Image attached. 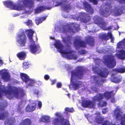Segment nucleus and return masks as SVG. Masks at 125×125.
Masks as SVG:
<instances>
[{
  "label": "nucleus",
  "mask_w": 125,
  "mask_h": 125,
  "mask_svg": "<svg viewBox=\"0 0 125 125\" xmlns=\"http://www.w3.org/2000/svg\"><path fill=\"white\" fill-rule=\"evenodd\" d=\"M116 125L115 124H112L108 120H105L104 121L102 124V125Z\"/></svg>",
  "instance_id": "42"
},
{
  "label": "nucleus",
  "mask_w": 125,
  "mask_h": 125,
  "mask_svg": "<svg viewBox=\"0 0 125 125\" xmlns=\"http://www.w3.org/2000/svg\"><path fill=\"white\" fill-rule=\"evenodd\" d=\"M83 13L79 15L76 17V19L77 20L82 21V19L83 17Z\"/></svg>",
  "instance_id": "46"
},
{
  "label": "nucleus",
  "mask_w": 125,
  "mask_h": 125,
  "mask_svg": "<svg viewBox=\"0 0 125 125\" xmlns=\"http://www.w3.org/2000/svg\"><path fill=\"white\" fill-rule=\"evenodd\" d=\"M104 81L105 80L104 79L101 80H97L95 82V84L96 86L100 87L103 85Z\"/></svg>",
  "instance_id": "32"
},
{
  "label": "nucleus",
  "mask_w": 125,
  "mask_h": 125,
  "mask_svg": "<svg viewBox=\"0 0 125 125\" xmlns=\"http://www.w3.org/2000/svg\"><path fill=\"white\" fill-rule=\"evenodd\" d=\"M41 121L43 122L48 123L50 121V118L49 116H44L42 117L41 119Z\"/></svg>",
  "instance_id": "33"
},
{
  "label": "nucleus",
  "mask_w": 125,
  "mask_h": 125,
  "mask_svg": "<svg viewBox=\"0 0 125 125\" xmlns=\"http://www.w3.org/2000/svg\"><path fill=\"white\" fill-rule=\"evenodd\" d=\"M123 13V10L121 7L120 8L117 10L115 14L117 16L120 15Z\"/></svg>",
  "instance_id": "37"
},
{
  "label": "nucleus",
  "mask_w": 125,
  "mask_h": 125,
  "mask_svg": "<svg viewBox=\"0 0 125 125\" xmlns=\"http://www.w3.org/2000/svg\"><path fill=\"white\" fill-rule=\"evenodd\" d=\"M54 45L59 52L62 54H68L73 52V51L72 50L70 46H68L65 50H62L63 46L59 41H56Z\"/></svg>",
  "instance_id": "7"
},
{
  "label": "nucleus",
  "mask_w": 125,
  "mask_h": 125,
  "mask_svg": "<svg viewBox=\"0 0 125 125\" xmlns=\"http://www.w3.org/2000/svg\"><path fill=\"white\" fill-rule=\"evenodd\" d=\"M42 106V102L41 101H39V102L38 103V106L39 108H40Z\"/></svg>",
  "instance_id": "55"
},
{
  "label": "nucleus",
  "mask_w": 125,
  "mask_h": 125,
  "mask_svg": "<svg viewBox=\"0 0 125 125\" xmlns=\"http://www.w3.org/2000/svg\"><path fill=\"white\" fill-rule=\"evenodd\" d=\"M32 21L31 20H28L25 22V23L28 26H31L33 25Z\"/></svg>",
  "instance_id": "43"
},
{
  "label": "nucleus",
  "mask_w": 125,
  "mask_h": 125,
  "mask_svg": "<svg viewBox=\"0 0 125 125\" xmlns=\"http://www.w3.org/2000/svg\"><path fill=\"white\" fill-rule=\"evenodd\" d=\"M26 56V53L23 51L19 52L17 54V57L21 60H24Z\"/></svg>",
  "instance_id": "26"
},
{
  "label": "nucleus",
  "mask_w": 125,
  "mask_h": 125,
  "mask_svg": "<svg viewBox=\"0 0 125 125\" xmlns=\"http://www.w3.org/2000/svg\"><path fill=\"white\" fill-rule=\"evenodd\" d=\"M78 52L80 55H83L86 53V51L84 50H82L79 51Z\"/></svg>",
  "instance_id": "48"
},
{
  "label": "nucleus",
  "mask_w": 125,
  "mask_h": 125,
  "mask_svg": "<svg viewBox=\"0 0 125 125\" xmlns=\"http://www.w3.org/2000/svg\"><path fill=\"white\" fill-rule=\"evenodd\" d=\"M114 115L117 119H118L121 116L122 112L120 109L119 108H116L114 110Z\"/></svg>",
  "instance_id": "25"
},
{
  "label": "nucleus",
  "mask_w": 125,
  "mask_h": 125,
  "mask_svg": "<svg viewBox=\"0 0 125 125\" xmlns=\"http://www.w3.org/2000/svg\"><path fill=\"white\" fill-rule=\"evenodd\" d=\"M93 70L95 73H97L100 76L104 78H106L109 74V72L107 68H104L102 71L101 70L100 68L97 67H93Z\"/></svg>",
  "instance_id": "10"
},
{
  "label": "nucleus",
  "mask_w": 125,
  "mask_h": 125,
  "mask_svg": "<svg viewBox=\"0 0 125 125\" xmlns=\"http://www.w3.org/2000/svg\"><path fill=\"white\" fill-rule=\"evenodd\" d=\"M107 104V103L106 101H104L102 102V104L101 105L102 107L105 106Z\"/></svg>",
  "instance_id": "52"
},
{
  "label": "nucleus",
  "mask_w": 125,
  "mask_h": 125,
  "mask_svg": "<svg viewBox=\"0 0 125 125\" xmlns=\"http://www.w3.org/2000/svg\"><path fill=\"white\" fill-rule=\"evenodd\" d=\"M37 83L39 85H41L42 84V83L41 82L39 81Z\"/></svg>",
  "instance_id": "64"
},
{
  "label": "nucleus",
  "mask_w": 125,
  "mask_h": 125,
  "mask_svg": "<svg viewBox=\"0 0 125 125\" xmlns=\"http://www.w3.org/2000/svg\"><path fill=\"white\" fill-rule=\"evenodd\" d=\"M120 124L121 125H125V114L121 117Z\"/></svg>",
  "instance_id": "39"
},
{
  "label": "nucleus",
  "mask_w": 125,
  "mask_h": 125,
  "mask_svg": "<svg viewBox=\"0 0 125 125\" xmlns=\"http://www.w3.org/2000/svg\"><path fill=\"white\" fill-rule=\"evenodd\" d=\"M91 18L89 16H87L85 13H83L82 21L85 23L89 22Z\"/></svg>",
  "instance_id": "28"
},
{
  "label": "nucleus",
  "mask_w": 125,
  "mask_h": 125,
  "mask_svg": "<svg viewBox=\"0 0 125 125\" xmlns=\"http://www.w3.org/2000/svg\"><path fill=\"white\" fill-rule=\"evenodd\" d=\"M4 5L7 7L12 9L13 4V2L12 1H4Z\"/></svg>",
  "instance_id": "31"
},
{
  "label": "nucleus",
  "mask_w": 125,
  "mask_h": 125,
  "mask_svg": "<svg viewBox=\"0 0 125 125\" xmlns=\"http://www.w3.org/2000/svg\"><path fill=\"white\" fill-rule=\"evenodd\" d=\"M103 118L100 116L96 117L94 119V121L98 124H101L102 123L103 120Z\"/></svg>",
  "instance_id": "34"
},
{
  "label": "nucleus",
  "mask_w": 125,
  "mask_h": 125,
  "mask_svg": "<svg viewBox=\"0 0 125 125\" xmlns=\"http://www.w3.org/2000/svg\"><path fill=\"white\" fill-rule=\"evenodd\" d=\"M100 36L102 40L106 41L109 39V37L108 36L107 34L106 33L101 35Z\"/></svg>",
  "instance_id": "38"
},
{
  "label": "nucleus",
  "mask_w": 125,
  "mask_h": 125,
  "mask_svg": "<svg viewBox=\"0 0 125 125\" xmlns=\"http://www.w3.org/2000/svg\"><path fill=\"white\" fill-rule=\"evenodd\" d=\"M84 71L82 68L79 67L76 70L72 71L70 88H72L73 90H76L82 86L81 82L76 79L83 78L84 74Z\"/></svg>",
  "instance_id": "2"
},
{
  "label": "nucleus",
  "mask_w": 125,
  "mask_h": 125,
  "mask_svg": "<svg viewBox=\"0 0 125 125\" xmlns=\"http://www.w3.org/2000/svg\"><path fill=\"white\" fill-rule=\"evenodd\" d=\"M0 73L1 75V78L2 79L6 82L9 81L10 76L8 72L1 70L0 71Z\"/></svg>",
  "instance_id": "15"
},
{
  "label": "nucleus",
  "mask_w": 125,
  "mask_h": 125,
  "mask_svg": "<svg viewBox=\"0 0 125 125\" xmlns=\"http://www.w3.org/2000/svg\"><path fill=\"white\" fill-rule=\"evenodd\" d=\"M118 47L119 48H125V43L123 41L119 42L117 44Z\"/></svg>",
  "instance_id": "36"
},
{
  "label": "nucleus",
  "mask_w": 125,
  "mask_h": 125,
  "mask_svg": "<svg viewBox=\"0 0 125 125\" xmlns=\"http://www.w3.org/2000/svg\"><path fill=\"white\" fill-rule=\"evenodd\" d=\"M107 35L110 38L112 37V33L111 32H108L107 33Z\"/></svg>",
  "instance_id": "58"
},
{
  "label": "nucleus",
  "mask_w": 125,
  "mask_h": 125,
  "mask_svg": "<svg viewBox=\"0 0 125 125\" xmlns=\"http://www.w3.org/2000/svg\"><path fill=\"white\" fill-rule=\"evenodd\" d=\"M56 80H53L52 81V84H54L56 82Z\"/></svg>",
  "instance_id": "62"
},
{
  "label": "nucleus",
  "mask_w": 125,
  "mask_h": 125,
  "mask_svg": "<svg viewBox=\"0 0 125 125\" xmlns=\"http://www.w3.org/2000/svg\"><path fill=\"white\" fill-rule=\"evenodd\" d=\"M119 53L117 54L118 58L121 60L125 59V50H119Z\"/></svg>",
  "instance_id": "23"
},
{
  "label": "nucleus",
  "mask_w": 125,
  "mask_h": 125,
  "mask_svg": "<svg viewBox=\"0 0 125 125\" xmlns=\"http://www.w3.org/2000/svg\"><path fill=\"white\" fill-rule=\"evenodd\" d=\"M36 106V104L34 102L29 104L25 108V111L28 112H32L35 110Z\"/></svg>",
  "instance_id": "16"
},
{
  "label": "nucleus",
  "mask_w": 125,
  "mask_h": 125,
  "mask_svg": "<svg viewBox=\"0 0 125 125\" xmlns=\"http://www.w3.org/2000/svg\"><path fill=\"white\" fill-rule=\"evenodd\" d=\"M20 76L23 82L26 83L29 82L30 78L27 74L21 73L20 74Z\"/></svg>",
  "instance_id": "21"
},
{
  "label": "nucleus",
  "mask_w": 125,
  "mask_h": 125,
  "mask_svg": "<svg viewBox=\"0 0 125 125\" xmlns=\"http://www.w3.org/2000/svg\"><path fill=\"white\" fill-rule=\"evenodd\" d=\"M55 115L59 118H55L53 122L54 125H59L60 123L61 125H70L68 119L64 118L62 115L59 112L55 114Z\"/></svg>",
  "instance_id": "6"
},
{
  "label": "nucleus",
  "mask_w": 125,
  "mask_h": 125,
  "mask_svg": "<svg viewBox=\"0 0 125 125\" xmlns=\"http://www.w3.org/2000/svg\"><path fill=\"white\" fill-rule=\"evenodd\" d=\"M51 8V7H46L44 6H40L37 9H35L34 13H38L45 10H50Z\"/></svg>",
  "instance_id": "19"
},
{
  "label": "nucleus",
  "mask_w": 125,
  "mask_h": 125,
  "mask_svg": "<svg viewBox=\"0 0 125 125\" xmlns=\"http://www.w3.org/2000/svg\"><path fill=\"white\" fill-rule=\"evenodd\" d=\"M107 109L106 108H105L104 109H103V110L102 111V112L103 114H105L106 113L105 112H106V110H107Z\"/></svg>",
  "instance_id": "61"
},
{
  "label": "nucleus",
  "mask_w": 125,
  "mask_h": 125,
  "mask_svg": "<svg viewBox=\"0 0 125 125\" xmlns=\"http://www.w3.org/2000/svg\"><path fill=\"white\" fill-rule=\"evenodd\" d=\"M46 17H38L35 20L36 24L38 25L42 23V22L46 19Z\"/></svg>",
  "instance_id": "29"
},
{
  "label": "nucleus",
  "mask_w": 125,
  "mask_h": 125,
  "mask_svg": "<svg viewBox=\"0 0 125 125\" xmlns=\"http://www.w3.org/2000/svg\"><path fill=\"white\" fill-rule=\"evenodd\" d=\"M91 89L93 91L96 92H97L98 90V89L97 88L94 86L92 87Z\"/></svg>",
  "instance_id": "50"
},
{
  "label": "nucleus",
  "mask_w": 125,
  "mask_h": 125,
  "mask_svg": "<svg viewBox=\"0 0 125 125\" xmlns=\"http://www.w3.org/2000/svg\"><path fill=\"white\" fill-rule=\"evenodd\" d=\"M119 2L121 4H123L125 3V0H119Z\"/></svg>",
  "instance_id": "60"
},
{
  "label": "nucleus",
  "mask_w": 125,
  "mask_h": 125,
  "mask_svg": "<svg viewBox=\"0 0 125 125\" xmlns=\"http://www.w3.org/2000/svg\"><path fill=\"white\" fill-rule=\"evenodd\" d=\"M110 79L112 82L115 83H118L121 81V79L118 78L113 73L112 74Z\"/></svg>",
  "instance_id": "22"
},
{
  "label": "nucleus",
  "mask_w": 125,
  "mask_h": 125,
  "mask_svg": "<svg viewBox=\"0 0 125 125\" xmlns=\"http://www.w3.org/2000/svg\"><path fill=\"white\" fill-rule=\"evenodd\" d=\"M39 90H35L34 91V94H38L39 93Z\"/></svg>",
  "instance_id": "56"
},
{
  "label": "nucleus",
  "mask_w": 125,
  "mask_h": 125,
  "mask_svg": "<svg viewBox=\"0 0 125 125\" xmlns=\"http://www.w3.org/2000/svg\"><path fill=\"white\" fill-rule=\"evenodd\" d=\"M83 4L84 8L87 12H89L91 14L94 13V10L88 2L84 1Z\"/></svg>",
  "instance_id": "18"
},
{
  "label": "nucleus",
  "mask_w": 125,
  "mask_h": 125,
  "mask_svg": "<svg viewBox=\"0 0 125 125\" xmlns=\"http://www.w3.org/2000/svg\"><path fill=\"white\" fill-rule=\"evenodd\" d=\"M80 29V25L75 23H72L71 24V27H69L68 30L70 32L75 33L74 31H78Z\"/></svg>",
  "instance_id": "13"
},
{
  "label": "nucleus",
  "mask_w": 125,
  "mask_h": 125,
  "mask_svg": "<svg viewBox=\"0 0 125 125\" xmlns=\"http://www.w3.org/2000/svg\"><path fill=\"white\" fill-rule=\"evenodd\" d=\"M105 5L107 6V7L105 8L104 10L101 12V13L103 16L106 17L109 15V12L110 11L112 12L113 11L112 10H110L112 7V6L109 3H106L105 4Z\"/></svg>",
  "instance_id": "12"
},
{
  "label": "nucleus",
  "mask_w": 125,
  "mask_h": 125,
  "mask_svg": "<svg viewBox=\"0 0 125 125\" xmlns=\"http://www.w3.org/2000/svg\"><path fill=\"white\" fill-rule=\"evenodd\" d=\"M30 42L31 43L30 45V51L32 53L34 54L38 50L40 47L39 45H35L33 41Z\"/></svg>",
  "instance_id": "14"
},
{
  "label": "nucleus",
  "mask_w": 125,
  "mask_h": 125,
  "mask_svg": "<svg viewBox=\"0 0 125 125\" xmlns=\"http://www.w3.org/2000/svg\"><path fill=\"white\" fill-rule=\"evenodd\" d=\"M5 107V106L2 103H0V111L3 110Z\"/></svg>",
  "instance_id": "47"
},
{
  "label": "nucleus",
  "mask_w": 125,
  "mask_h": 125,
  "mask_svg": "<svg viewBox=\"0 0 125 125\" xmlns=\"http://www.w3.org/2000/svg\"><path fill=\"white\" fill-rule=\"evenodd\" d=\"M112 71L118 73H123L125 72V67L123 66L122 67L115 68L113 69Z\"/></svg>",
  "instance_id": "27"
},
{
  "label": "nucleus",
  "mask_w": 125,
  "mask_h": 125,
  "mask_svg": "<svg viewBox=\"0 0 125 125\" xmlns=\"http://www.w3.org/2000/svg\"><path fill=\"white\" fill-rule=\"evenodd\" d=\"M29 64L27 62H25L23 63V67L25 69H27L29 67Z\"/></svg>",
  "instance_id": "44"
},
{
  "label": "nucleus",
  "mask_w": 125,
  "mask_h": 125,
  "mask_svg": "<svg viewBox=\"0 0 125 125\" xmlns=\"http://www.w3.org/2000/svg\"><path fill=\"white\" fill-rule=\"evenodd\" d=\"M71 37L68 36L66 38H65L63 39L64 42L66 43L69 44L71 43Z\"/></svg>",
  "instance_id": "35"
},
{
  "label": "nucleus",
  "mask_w": 125,
  "mask_h": 125,
  "mask_svg": "<svg viewBox=\"0 0 125 125\" xmlns=\"http://www.w3.org/2000/svg\"><path fill=\"white\" fill-rule=\"evenodd\" d=\"M82 105L84 107L90 108H94L95 106V103L93 101L86 100H84L82 101Z\"/></svg>",
  "instance_id": "11"
},
{
  "label": "nucleus",
  "mask_w": 125,
  "mask_h": 125,
  "mask_svg": "<svg viewBox=\"0 0 125 125\" xmlns=\"http://www.w3.org/2000/svg\"><path fill=\"white\" fill-rule=\"evenodd\" d=\"M5 87H0V97H2L3 93H4L10 99H12L13 97L20 99L25 94L23 89L20 87L9 86L7 90H5Z\"/></svg>",
  "instance_id": "1"
},
{
  "label": "nucleus",
  "mask_w": 125,
  "mask_h": 125,
  "mask_svg": "<svg viewBox=\"0 0 125 125\" xmlns=\"http://www.w3.org/2000/svg\"><path fill=\"white\" fill-rule=\"evenodd\" d=\"M65 111L67 112L72 113L74 111V110L72 107L71 108L66 107L65 108Z\"/></svg>",
  "instance_id": "40"
},
{
  "label": "nucleus",
  "mask_w": 125,
  "mask_h": 125,
  "mask_svg": "<svg viewBox=\"0 0 125 125\" xmlns=\"http://www.w3.org/2000/svg\"><path fill=\"white\" fill-rule=\"evenodd\" d=\"M89 1L93 3L94 5H96L98 4L97 0H89Z\"/></svg>",
  "instance_id": "49"
},
{
  "label": "nucleus",
  "mask_w": 125,
  "mask_h": 125,
  "mask_svg": "<svg viewBox=\"0 0 125 125\" xmlns=\"http://www.w3.org/2000/svg\"><path fill=\"white\" fill-rule=\"evenodd\" d=\"M103 98V94L99 93L92 98V100L95 103V106L96 102H100Z\"/></svg>",
  "instance_id": "17"
},
{
  "label": "nucleus",
  "mask_w": 125,
  "mask_h": 125,
  "mask_svg": "<svg viewBox=\"0 0 125 125\" xmlns=\"http://www.w3.org/2000/svg\"><path fill=\"white\" fill-rule=\"evenodd\" d=\"M114 97H112V98L111 99V102L113 103H114L115 102V98L114 97Z\"/></svg>",
  "instance_id": "59"
},
{
  "label": "nucleus",
  "mask_w": 125,
  "mask_h": 125,
  "mask_svg": "<svg viewBox=\"0 0 125 125\" xmlns=\"http://www.w3.org/2000/svg\"><path fill=\"white\" fill-rule=\"evenodd\" d=\"M29 83L28 84V86H32L33 84L35 83L34 81L32 80L30 78V80L29 81Z\"/></svg>",
  "instance_id": "45"
},
{
  "label": "nucleus",
  "mask_w": 125,
  "mask_h": 125,
  "mask_svg": "<svg viewBox=\"0 0 125 125\" xmlns=\"http://www.w3.org/2000/svg\"><path fill=\"white\" fill-rule=\"evenodd\" d=\"M62 84L61 83L58 82L57 83V88H60L62 87Z\"/></svg>",
  "instance_id": "54"
},
{
  "label": "nucleus",
  "mask_w": 125,
  "mask_h": 125,
  "mask_svg": "<svg viewBox=\"0 0 125 125\" xmlns=\"http://www.w3.org/2000/svg\"><path fill=\"white\" fill-rule=\"evenodd\" d=\"M94 18V22L95 24H97L102 29L107 30H109L111 29V26L106 27V26L107 25V23L104 21L102 18L98 17H95Z\"/></svg>",
  "instance_id": "8"
},
{
  "label": "nucleus",
  "mask_w": 125,
  "mask_h": 125,
  "mask_svg": "<svg viewBox=\"0 0 125 125\" xmlns=\"http://www.w3.org/2000/svg\"><path fill=\"white\" fill-rule=\"evenodd\" d=\"M104 63L107 67L112 68L116 64V61L114 56L112 55H109L107 56L104 60Z\"/></svg>",
  "instance_id": "9"
},
{
  "label": "nucleus",
  "mask_w": 125,
  "mask_h": 125,
  "mask_svg": "<svg viewBox=\"0 0 125 125\" xmlns=\"http://www.w3.org/2000/svg\"><path fill=\"white\" fill-rule=\"evenodd\" d=\"M103 95L104 97L107 99L108 100L111 99L112 97H114L115 94L113 93V91H112L110 92L106 91Z\"/></svg>",
  "instance_id": "20"
},
{
  "label": "nucleus",
  "mask_w": 125,
  "mask_h": 125,
  "mask_svg": "<svg viewBox=\"0 0 125 125\" xmlns=\"http://www.w3.org/2000/svg\"><path fill=\"white\" fill-rule=\"evenodd\" d=\"M71 56L72 58L74 59H76L77 58V56L74 54H72Z\"/></svg>",
  "instance_id": "51"
},
{
  "label": "nucleus",
  "mask_w": 125,
  "mask_h": 125,
  "mask_svg": "<svg viewBox=\"0 0 125 125\" xmlns=\"http://www.w3.org/2000/svg\"><path fill=\"white\" fill-rule=\"evenodd\" d=\"M85 40L86 41L85 42L80 39L75 38L74 42V46L77 49H78L81 47H86L87 43L91 46L94 45V40L93 37L89 36L87 37Z\"/></svg>",
  "instance_id": "4"
},
{
  "label": "nucleus",
  "mask_w": 125,
  "mask_h": 125,
  "mask_svg": "<svg viewBox=\"0 0 125 125\" xmlns=\"http://www.w3.org/2000/svg\"><path fill=\"white\" fill-rule=\"evenodd\" d=\"M3 63V62L2 61L1 59L0 58V64L1 65H2Z\"/></svg>",
  "instance_id": "63"
},
{
  "label": "nucleus",
  "mask_w": 125,
  "mask_h": 125,
  "mask_svg": "<svg viewBox=\"0 0 125 125\" xmlns=\"http://www.w3.org/2000/svg\"><path fill=\"white\" fill-rule=\"evenodd\" d=\"M8 115V113L7 111H4L0 114V120H4Z\"/></svg>",
  "instance_id": "30"
},
{
  "label": "nucleus",
  "mask_w": 125,
  "mask_h": 125,
  "mask_svg": "<svg viewBox=\"0 0 125 125\" xmlns=\"http://www.w3.org/2000/svg\"><path fill=\"white\" fill-rule=\"evenodd\" d=\"M19 2H22L23 5L20 3H18L17 4H13L11 9L22 10L24 8V6L30 9H32L34 7V0H22L19 1Z\"/></svg>",
  "instance_id": "5"
},
{
  "label": "nucleus",
  "mask_w": 125,
  "mask_h": 125,
  "mask_svg": "<svg viewBox=\"0 0 125 125\" xmlns=\"http://www.w3.org/2000/svg\"><path fill=\"white\" fill-rule=\"evenodd\" d=\"M32 122L29 118H26L22 120L19 124V125H31Z\"/></svg>",
  "instance_id": "24"
},
{
  "label": "nucleus",
  "mask_w": 125,
  "mask_h": 125,
  "mask_svg": "<svg viewBox=\"0 0 125 125\" xmlns=\"http://www.w3.org/2000/svg\"><path fill=\"white\" fill-rule=\"evenodd\" d=\"M110 38L111 40L110 42H112L113 43H114V39H115L114 37L112 36V37H111V38Z\"/></svg>",
  "instance_id": "57"
},
{
  "label": "nucleus",
  "mask_w": 125,
  "mask_h": 125,
  "mask_svg": "<svg viewBox=\"0 0 125 125\" xmlns=\"http://www.w3.org/2000/svg\"><path fill=\"white\" fill-rule=\"evenodd\" d=\"M63 8L64 10L66 11L67 12H68V10L70 9L71 6L70 5H66L64 6Z\"/></svg>",
  "instance_id": "41"
},
{
  "label": "nucleus",
  "mask_w": 125,
  "mask_h": 125,
  "mask_svg": "<svg viewBox=\"0 0 125 125\" xmlns=\"http://www.w3.org/2000/svg\"><path fill=\"white\" fill-rule=\"evenodd\" d=\"M44 78L46 80H48L50 78V77L49 76L48 74H45L44 76Z\"/></svg>",
  "instance_id": "53"
},
{
  "label": "nucleus",
  "mask_w": 125,
  "mask_h": 125,
  "mask_svg": "<svg viewBox=\"0 0 125 125\" xmlns=\"http://www.w3.org/2000/svg\"><path fill=\"white\" fill-rule=\"evenodd\" d=\"M20 31V34L17 35V42L20 47L24 46L25 45L27 39L25 32L27 33L30 41H33L32 37L34 31L32 29H27L25 30L21 29Z\"/></svg>",
  "instance_id": "3"
}]
</instances>
